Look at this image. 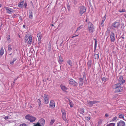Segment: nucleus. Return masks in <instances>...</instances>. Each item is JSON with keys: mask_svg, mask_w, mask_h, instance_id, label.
I'll return each instance as SVG.
<instances>
[{"mask_svg": "<svg viewBox=\"0 0 126 126\" xmlns=\"http://www.w3.org/2000/svg\"><path fill=\"white\" fill-rule=\"evenodd\" d=\"M25 118L26 120L30 122H34L36 120L35 117L29 114L26 115L25 117Z\"/></svg>", "mask_w": 126, "mask_h": 126, "instance_id": "1", "label": "nucleus"}, {"mask_svg": "<svg viewBox=\"0 0 126 126\" xmlns=\"http://www.w3.org/2000/svg\"><path fill=\"white\" fill-rule=\"evenodd\" d=\"M25 42H28L29 45H31L32 41V38L31 35H27L25 37Z\"/></svg>", "mask_w": 126, "mask_h": 126, "instance_id": "2", "label": "nucleus"}, {"mask_svg": "<svg viewBox=\"0 0 126 126\" xmlns=\"http://www.w3.org/2000/svg\"><path fill=\"white\" fill-rule=\"evenodd\" d=\"M120 25V23L116 21L114 22L112 24L111 28L112 29H114L115 28H117Z\"/></svg>", "mask_w": 126, "mask_h": 126, "instance_id": "3", "label": "nucleus"}, {"mask_svg": "<svg viewBox=\"0 0 126 126\" xmlns=\"http://www.w3.org/2000/svg\"><path fill=\"white\" fill-rule=\"evenodd\" d=\"M61 112L62 113V117L63 119L66 122H67V121L66 117V112L65 110L63 109H61Z\"/></svg>", "mask_w": 126, "mask_h": 126, "instance_id": "4", "label": "nucleus"}, {"mask_svg": "<svg viewBox=\"0 0 126 126\" xmlns=\"http://www.w3.org/2000/svg\"><path fill=\"white\" fill-rule=\"evenodd\" d=\"M49 96L48 95L46 94H45L44 95V102L45 103L47 104L49 102Z\"/></svg>", "mask_w": 126, "mask_h": 126, "instance_id": "5", "label": "nucleus"}, {"mask_svg": "<svg viewBox=\"0 0 126 126\" xmlns=\"http://www.w3.org/2000/svg\"><path fill=\"white\" fill-rule=\"evenodd\" d=\"M4 8L6 10L7 13L11 14L13 13L14 12V10L10 8L5 6Z\"/></svg>", "mask_w": 126, "mask_h": 126, "instance_id": "6", "label": "nucleus"}, {"mask_svg": "<svg viewBox=\"0 0 126 126\" xmlns=\"http://www.w3.org/2000/svg\"><path fill=\"white\" fill-rule=\"evenodd\" d=\"M98 101H87L86 102V103L87 105H88L89 106H92L93 104H95L97 103L98 102Z\"/></svg>", "mask_w": 126, "mask_h": 126, "instance_id": "7", "label": "nucleus"}, {"mask_svg": "<svg viewBox=\"0 0 126 126\" xmlns=\"http://www.w3.org/2000/svg\"><path fill=\"white\" fill-rule=\"evenodd\" d=\"M88 28L89 30L91 32H93V30L94 29L93 24L91 22H89L88 23Z\"/></svg>", "mask_w": 126, "mask_h": 126, "instance_id": "8", "label": "nucleus"}, {"mask_svg": "<svg viewBox=\"0 0 126 126\" xmlns=\"http://www.w3.org/2000/svg\"><path fill=\"white\" fill-rule=\"evenodd\" d=\"M86 11V9L85 8L84 6H82L80 7V10L79 11V14L80 16L85 12Z\"/></svg>", "mask_w": 126, "mask_h": 126, "instance_id": "9", "label": "nucleus"}, {"mask_svg": "<svg viewBox=\"0 0 126 126\" xmlns=\"http://www.w3.org/2000/svg\"><path fill=\"white\" fill-rule=\"evenodd\" d=\"M37 123L41 126H44L45 124V121L43 119L41 118L39 120Z\"/></svg>", "mask_w": 126, "mask_h": 126, "instance_id": "10", "label": "nucleus"}, {"mask_svg": "<svg viewBox=\"0 0 126 126\" xmlns=\"http://www.w3.org/2000/svg\"><path fill=\"white\" fill-rule=\"evenodd\" d=\"M110 41L112 42H113L115 40V37L114 33L113 32H111L110 34Z\"/></svg>", "mask_w": 126, "mask_h": 126, "instance_id": "11", "label": "nucleus"}, {"mask_svg": "<svg viewBox=\"0 0 126 126\" xmlns=\"http://www.w3.org/2000/svg\"><path fill=\"white\" fill-rule=\"evenodd\" d=\"M123 77L122 76H119L118 79V81L120 83H121L122 84L124 83L125 82V80L123 79Z\"/></svg>", "mask_w": 126, "mask_h": 126, "instance_id": "12", "label": "nucleus"}, {"mask_svg": "<svg viewBox=\"0 0 126 126\" xmlns=\"http://www.w3.org/2000/svg\"><path fill=\"white\" fill-rule=\"evenodd\" d=\"M117 126H125V123L124 121L120 120L117 123Z\"/></svg>", "mask_w": 126, "mask_h": 126, "instance_id": "13", "label": "nucleus"}, {"mask_svg": "<svg viewBox=\"0 0 126 126\" xmlns=\"http://www.w3.org/2000/svg\"><path fill=\"white\" fill-rule=\"evenodd\" d=\"M50 107L51 108H54L55 106V103L54 101L51 100L49 104Z\"/></svg>", "mask_w": 126, "mask_h": 126, "instance_id": "14", "label": "nucleus"}, {"mask_svg": "<svg viewBox=\"0 0 126 126\" xmlns=\"http://www.w3.org/2000/svg\"><path fill=\"white\" fill-rule=\"evenodd\" d=\"M69 82L70 84L73 85H76V82L72 79H70Z\"/></svg>", "mask_w": 126, "mask_h": 126, "instance_id": "15", "label": "nucleus"}, {"mask_svg": "<svg viewBox=\"0 0 126 126\" xmlns=\"http://www.w3.org/2000/svg\"><path fill=\"white\" fill-rule=\"evenodd\" d=\"M121 84L120 83L116 84L113 86V88L115 89H116L118 88H119V87H120Z\"/></svg>", "mask_w": 126, "mask_h": 126, "instance_id": "16", "label": "nucleus"}, {"mask_svg": "<svg viewBox=\"0 0 126 126\" xmlns=\"http://www.w3.org/2000/svg\"><path fill=\"white\" fill-rule=\"evenodd\" d=\"M24 1L23 0L21 2L18 3V6L19 7L21 8H22L23 6V4L24 3Z\"/></svg>", "mask_w": 126, "mask_h": 126, "instance_id": "17", "label": "nucleus"}, {"mask_svg": "<svg viewBox=\"0 0 126 126\" xmlns=\"http://www.w3.org/2000/svg\"><path fill=\"white\" fill-rule=\"evenodd\" d=\"M37 36L38 38V42H39V43L40 42L42 38L41 34L40 33H39L37 34Z\"/></svg>", "mask_w": 126, "mask_h": 126, "instance_id": "18", "label": "nucleus"}, {"mask_svg": "<svg viewBox=\"0 0 126 126\" xmlns=\"http://www.w3.org/2000/svg\"><path fill=\"white\" fill-rule=\"evenodd\" d=\"M123 90V87L120 86L116 90L115 92L117 93L121 92Z\"/></svg>", "mask_w": 126, "mask_h": 126, "instance_id": "19", "label": "nucleus"}, {"mask_svg": "<svg viewBox=\"0 0 126 126\" xmlns=\"http://www.w3.org/2000/svg\"><path fill=\"white\" fill-rule=\"evenodd\" d=\"M60 86L61 89L64 91H66V90L67 89V88L63 85L61 84Z\"/></svg>", "mask_w": 126, "mask_h": 126, "instance_id": "20", "label": "nucleus"}, {"mask_svg": "<svg viewBox=\"0 0 126 126\" xmlns=\"http://www.w3.org/2000/svg\"><path fill=\"white\" fill-rule=\"evenodd\" d=\"M29 17L31 19H32V17H33L32 12V11L30 10V11H29Z\"/></svg>", "mask_w": 126, "mask_h": 126, "instance_id": "21", "label": "nucleus"}, {"mask_svg": "<svg viewBox=\"0 0 126 126\" xmlns=\"http://www.w3.org/2000/svg\"><path fill=\"white\" fill-rule=\"evenodd\" d=\"M58 61L59 63H62L63 61V58L61 56H59Z\"/></svg>", "mask_w": 126, "mask_h": 126, "instance_id": "22", "label": "nucleus"}, {"mask_svg": "<svg viewBox=\"0 0 126 126\" xmlns=\"http://www.w3.org/2000/svg\"><path fill=\"white\" fill-rule=\"evenodd\" d=\"M83 80L82 78L79 79V85H82L83 84Z\"/></svg>", "mask_w": 126, "mask_h": 126, "instance_id": "23", "label": "nucleus"}, {"mask_svg": "<svg viewBox=\"0 0 126 126\" xmlns=\"http://www.w3.org/2000/svg\"><path fill=\"white\" fill-rule=\"evenodd\" d=\"M4 52V49H3V48L2 47L0 49V55L1 56H2Z\"/></svg>", "mask_w": 126, "mask_h": 126, "instance_id": "24", "label": "nucleus"}, {"mask_svg": "<svg viewBox=\"0 0 126 126\" xmlns=\"http://www.w3.org/2000/svg\"><path fill=\"white\" fill-rule=\"evenodd\" d=\"M8 51L10 52L12 50V46L10 44H9L8 46Z\"/></svg>", "mask_w": 126, "mask_h": 126, "instance_id": "25", "label": "nucleus"}, {"mask_svg": "<svg viewBox=\"0 0 126 126\" xmlns=\"http://www.w3.org/2000/svg\"><path fill=\"white\" fill-rule=\"evenodd\" d=\"M91 65V61H89L87 63V66L88 68H90Z\"/></svg>", "mask_w": 126, "mask_h": 126, "instance_id": "26", "label": "nucleus"}, {"mask_svg": "<svg viewBox=\"0 0 126 126\" xmlns=\"http://www.w3.org/2000/svg\"><path fill=\"white\" fill-rule=\"evenodd\" d=\"M84 112V109L83 108H80V113L81 114H83Z\"/></svg>", "mask_w": 126, "mask_h": 126, "instance_id": "27", "label": "nucleus"}, {"mask_svg": "<svg viewBox=\"0 0 126 126\" xmlns=\"http://www.w3.org/2000/svg\"><path fill=\"white\" fill-rule=\"evenodd\" d=\"M94 40L95 41L94 49V51H95L96 49V46H97V41L95 39Z\"/></svg>", "mask_w": 126, "mask_h": 126, "instance_id": "28", "label": "nucleus"}, {"mask_svg": "<svg viewBox=\"0 0 126 126\" xmlns=\"http://www.w3.org/2000/svg\"><path fill=\"white\" fill-rule=\"evenodd\" d=\"M67 63L70 66H71L72 65V63L71 60H69L67 61Z\"/></svg>", "mask_w": 126, "mask_h": 126, "instance_id": "29", "label": "nucleus"}, {"mask_svg": "<svg viewBox=\"0 0 126 126\" xmlns=\"http://www.w3.org/2000/svg\"><path fill=\"white\" fill-rule=\"evenodd\" d=\"M37 102L38 103V105H39V107H41V106L42 104H41V101L40 100V99H38V100H37Z\"/></svg>", "mask_w": 126, "mask_h": 126, "instance_id": "30", "label": "nucleus"}, {"mask_svg": "<svg viewBox=\"0 0 126 126\" xmlns=\"http://www.w3.org/2000/svg\"><path fill=\"white\" fill-rule=\"evenodd\" d=\"M7 40L8 41V42L9 43L11 42L10 40V35H8L7 37Z\"/></svg>", "mask_w": 126, "mask_h": 126, "instance_id": "31", "label": "nucleus"}, {"mask_svg": "<svg viewBox=\"0 0 126 126\" xmlns=\"http://www.w3.org/2000/svg\"><path fill=\"white\" fill-rule=\"evenodd\" d=\"M119 117L120 118H123L124 117V115L121 114L120 113H119Z\"/></svg>", "mask_w": 126, "mask_h": 126, "instance_id": "32", "label": "nucleus"}, {"mask_svg": "<svg viewBox=\"0 0 126 126\" xmlns=\"http://www.w3.org/2000/svg\"><path fill=\"white\" fill-rule=\"evenodd\" d=\"M107 78H105V77H103L102 79V81L103 82H103L104 83L106 81V80H107Z\"/></svg>", "mask_w": 126, "mask_h": 126, "instance_id": "33", "label": "nucleus"}, {"mask_svg": "<svg viewBox=\"0 0 126 126\" xmlns=\"http://www.w3.org/2000/svg\"><path fill=\"white\" fill-rule=\"evenodd\" d=\"M51 49V44L49 43L48 44V50L49 51H50Z\"/></svg>", "mask_w": 126, "mask_h": 126, "instance_id": "34", "label": "nucleus"}, {"mask_svg": "<svg viewBox=\"0 0 126 126\" xmlns=\"http://www.w3.org/2000/svg\"><path fill=\"white\" fill-rule=\"evenodd\" d=\"M94 56L95 59H98L99 58V56L98 54H95Z\"/></svg>", "mask_w": 126, "mask_h": 126, "instance_id": "35", "label": "nucleus"}, {"mask_svg": "<svg viewBox=\"0 0 126 126\" xmlns=\"http://www.w3.org/2000/svg\"><path fill=\"white\" fill-rule=\"evenodd\" d=\"M55 121V120L54 119H52L51 120V121L50 123V125H52L53 124L54 122Z\"/></svg>", "mask_w": 126, "mask_h": 126, "instance_id": "36", "label": "nucleus"}, {"mask_svg": "<svg viewBox=\"0 0 126 126\" xmlns=\"http://www.w3.org/2000/svg\"><path fill=\"white\" fill-rule=\"evenodd\" d=\"M115 123H112L108 124L106 126H114Z\"/></svg>", "mask_w": 126, "mask_h": 126, "instance_id": "37", "label": "nucleus"}, {"mask_svg": "<svg viewBox=\"0 0 126 126\" xmlns=\"http://www.w3.org/2000/svg\"><path fill=\"white\" fill-rule=\"evenodd\" d=\"M69 104L70 106V107H73V104L72 102L71 101H69Z\"/></svg>", "mask_w": 126, "mask_h": 126, "instance_id": "38", "label": "nucleus"}, {"mask_svg": "<svg viewBox=\"0 0 126 126\" xmlns=\"http://www.w3.org/2000/svg\"><path fill=\"white\" fill-rule=\"evenodd\" d=\"M85 119L87 121L89 120L90 119V117L89 116H88L85 117Z\"/></svg>", "mask_w": 126, "mask_h": 126, "instance_id": "39", "label": "nucleus"}, {"mask_svg": "<svg viewBox=\"0 0 126 126\" xmlns=\"http://www.w3.org/2000/svg\"><path fill=\"white\" fill-rule=\"evenodd\" d=\"M16 58H15L13 60V61H12V63H11V64H13V63H14V62L15 61H16Z\"/></svg>", "mask_w": 126, "mask_h": 126, "instance_id": "40", "label": "nucleus"}, {"mask_svg": "<svg viewBox=\"0 0 126 126\" xmlns=\"http://www.w3.org/2000/svg\"><path fill=\"white\" fill-rule=\"evenodd\" d=\"M120 12H125V10L124 9H122L121 10L119 11Z\"/></svg>", "mask_w": 126, "mask_h": 126, "instance_id": "41", "label": "nucleus"}, {"mask_svg": "<svg viewBox=\"0 0 126 126\" xmlns=\"http://www.w3.org/2000/svg\"><path fill=\"white\" fill-rule=\"evenodd\" d=\"M105 20V19H103L102 21V22L101 23V25H102V26H103V24Z\"/></svg>", "mask_w": 126, "mask_h": 126, "instance_id": "42", "label": "nucleus"}, {"mask_svg": "<svg viewBox=\"0 0 126 126\" xmlns=\"http://www.w3.org/2000/svg\"><path fill=\"white\" fill-rule=\"evenodd\" d=\"M19 126H27V125L25 123H23L20 124Z\"/></svg>", "mask_w": 126, "mask_h": 126, "instance_id": "43", "label": "nucleus"}, {"mask_svg": "<svg viewBox=\"0 0 126 126\" xmlns=\"http://www.w3.org/2000/svg\"><path fill=\"white\" fill-rule=\"evenodd\" d=\"M117 118V117L115 116L112 119V121H114Z\"/></svg>", "mask_w": 126, "mask_h": 126, "instance_id": "44", "label": "nucleus"}, {"mask_svg": "<svg viewBox=\"0 0 126 126\" xmlns=\"http://www.w3.org/2000/svg\"><path fill=\"white\" fill-rule=\"evenodd\" d=\"M34 126H42L40 125L38 123H37Z\"/></svg>", "mask_w": 126, "mask_h": 126, "instance_id": "45", "label": "nucleus"}, {"mask_svg": "<svg viewBox=\"0 0 126 126\" xmlns=\"http://www.w3.org/2000/svg\"><path fill=\"white\" fill-rule=\"evenodd\" d=\"M83 27V25H81L80 26H79V29L82 28Z\"/></svg>", "mask_w": 126, "mask_h": 126, "instance_id": "46", "label": "nucleus"}, {"mask_svg": "<svg viewBox=\"0 0 126 126\" xmlns=\"http://www.w3.org/2000/svg\"><path fill=\"white\" fill-rule=\"evenodd\" d=\"M105 116L107 117H108L109 116V115L108 114L106 113L105 114Z\"/></svg>", "mask_w": 126, "mask_h": 126, "instance_id": "47", "label": "nucleus"}, {"mask_svg": "<svg viewBox=\"0 0 126 126\" xmlns=\"http://www.w3.org/2000/svg\"><path fill=\"white\" fill-rule=\"evenodd\" d=\"M120 38H121L122 39H124V35H122L120 37Z\"/></svg>", "mask_w": 126, "mask_h": 126, "instance_id": "48", "label": "nucleus"}, {"mask_svg": "<svg viewBox=\"0 0 126 126\" xmlns=\"http://www.w3.org/2000/svg\"><path fill=\"white\" fill-rule=\"evenodd\" d=\"M24 6L25 8H26V7L27 6V4L26 3H25L24 4Z\"/></svg>", "mask_w": 126, "mask_h": 126, "instance_id": "49", "label": "nucleus"}, {"mask_svg": "<svg viewBox=\"0 0 126 126\" xmlns=\"http://www.w3.org/2000/svg\"><path fill=\"white\" fill-rule=\"evenodd\" d=\"M8 116H6L4 118V119L5 120L8 119Z\"/></svg>", "mask_w": 126, "mask_h": 126, "instance_id": "50", "label": "nucleus"}, {"mask_svg": "<svg viewBox=\"0 0 126 126\" xmlns=\"http://www.w3.org/2000/svg\"><path fill=\"white\" fill-rule=\"evenodd\" d=\"M67 8L68 11H69L70 9V7L69 6H67Z\"/></svg>", "mask_w": 126, "mask_h": 126, "instance_id": "51", "label": "nucleus"}, {"mask_svg": "<svg viewBox=\"0 0 126 126\" xmlns=\"http://www.w3.org/2000/svg\"><path fill=\"white\" fill-rule=\"evenodd\" d=\"M18 78V77L17 78H16L14 79V81H15Z\"/></svg>", "mask_w": 126, "mask_h": 126, "instance_id": "52", "label": "nucleus"}, {"mask_svg": "<svg viewBox=\"0 0 126 126\" xmlns=\"http://www.w3.org/2000/svg\"><path fill=\"white\" fill-rule=\"evenodd\" d=\"M106 15H105V16H104V18L103 19H105V20L106 17Z\"/></svg>", "mask_w": 126, "mask_h": 126, "instance_id": "53", "label": "nucleus"}, {"mask_svg": "<svg viewBox=\"0 0 126 126\" xmlns=\"http://www.w3.org/2000/svg\"><path fill=\"white\" fill-rule=\"evenodd\" d=\"M78 35H75V36H72V38H73V37H75V36H78Z\"/></svg>", "mask_w": 126, "mask_h": 126, "instance_id": "54", "label": "nucleus"}, {"mask_svg": "<svg viewBox=\"0 0 126 126\" xmlns=\"http://www.w3.org/2000/svg\"><path fill=\"white\" fill-rule=\"evenodd\" d=\"M3 122V121H0V124H2V122Z\"/></svg>", "mask_w": 126, "mask_h": 126, "instance_id": "55", "label": "nucleus"}, {"mask_svg": "<svg viewBox=\"0 0 126 126\" xmlns=\"http://www.w3.org/2000/svg\"><path fill=\"white\" fill-rule=\"evenodd\" d=\"M23 27L24 28H25V25H23Z\"/></svg>", "mask_w": 126, "mask_h": 126, "instance_id": "56", "label": "nucleus"}, {"mask_svg": "<svg viewBox=\"0 0 126 126\" xmlns=\"http://www.w3.org/2000/svg\"><path fill=\"white\" fill-rule=\"evenodd\" d=\"M124 16H125V17H126V15H124Z\"/></svg>", "mask_w": 126, "mask_h": 126, "instance_id": "57", "label": "nucleus"}, {"mask_svg": "<svg viewBox=\"0 0 126 126\" xmlns=\"http://www.w3.org/2000/svg\"><path fill=\"white\" fill-rule=\"evenodd\" d=\"M83 16H82V17H80V18H83Z\"/></svg>", "mask_w": 126, "mask_h": 126, "instance_id": "58", "label": "nucleus"}, {"mask_svg": "<svg viewBox=\"0 0 126 126\" xmlns=\"http://www.w3.org/2000/svg\"><path fill=\"white\" fill-rule=\"evenodd\" d=\"M15 81H14H14H13V83H15Z\"/></svg>", "mask_w": 126, "mask_h": 126, "instance_id": "59", "label": "nucleus"}, {"mask_svg": "<svg viewBox=\"0 0 126 126\" xmlns=\"http://www.w3.org/2000/svg\"><path fill=\"white\" fill-rule=\"evenodd\" d=\"M12 54V53H11V54H9V55H11Z\"/></svg>", "mask_w": 126, "mask_h": 126, "instance_id": "60", "label": "nucleus"}, {"mask_svg": "<svg viewBox=\"0 0 126 126\" xmlns=\"http://www.w3.org/2000/svg\"><path fill=\"white\" fill-rule=\"evenodd\" d=\"M1 4H0V8L1 7Z\"/></svg>", "mask_w": 126, "mask_h": 126, "instance_id": "61", "label": "nucleus"}, {"mask_svg": "<svg viewBox=\"0 0 126 126\" xmlns=\"http://www.w3.org/2000/svg\"><path fill=\"white\" fill-rule=\"evenodd\" d=\"M12 61H11V62H10V63L11 64V63H12Z\"/></svg>", "mask_w": 126, "mask_h": 126, "instance_id": "62", "label": "nucleus"}, {"mask_svg": "<svg viewBox=\"0 0 126 126\" xmlns=\"http://www.w3.org/2000/svg\"><path fill=\"white\" fill-rule=\"evenodd\" d=\"M52 26H53V24H52Z\"/></svg>", "mask_w": 126, "mask_h": 126, "instance_id": "63", "label": "nucleus"}, {"mask_svg": "<svg viewBox=\"0 0 126 126\" xmlns=\"http://www.w3.org/2000/svg\"><path fill=\"white\" fill-rule=\"evenodd\" d=\"M2 24H1V26H2Z\"/></svg>", "mask_w": 126, "mask_h": 126, "instance_id": "64", "label": "nucleus"}]
</instances>
